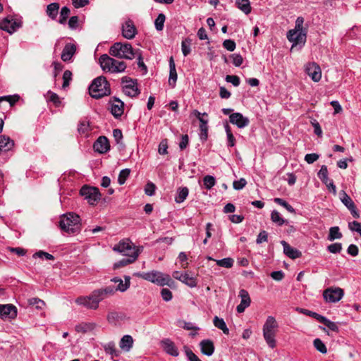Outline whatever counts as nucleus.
Masks as SVG:
<instances>
[{
	"mask_svg": "<svg viewBox=\"0 0 361 361\" xmlns=\"http://www.w3.org/2000/svg\"><path fill=\"white\" fill-rule=\"evenodd\" d=\"M168 142L166 139L162 140L159 145L158 152L160 154H166L168 153Z\"/></svg>",
	"mask_w": 361,
	"mask_h": 361,
	"instance_id": "obj_59",
	"label": "nucleus"
},
{
	"mask_svg": "<svg viewBox=\"0 0 361 361\" xmlns=\"http://www.w3.org/2000/svg\"><path fill=\"white\" fill-rule=\"evenodd\" d=\"M229 121L232 124L236 125L239 128L248 126L250 121L240 113H233L229 116Z\"/></svg>",
	"mask_w": 361,
	"mask_h": 361,
	"instance_id": "obj_16",
	"label": "nucleus"
},
{
	"mask_svg": "<svg viewBox=\"0 0 361 361\" xmlns=\"http://www.w3.org/2000/svg\"><path fill=\"white\" fill-rule=\"evenodd\" d=\"M71 80H72V73L68 70L65 71L63 73V85H62L63 88L65 89L67 87H68L69 83Z\"/></svg>",
	"mask_w": 361,
	"mask_h": 361,
	"instance_id": "obj_53",
	"label": "nucleus"
},
{
	"mask_svg": "<svg viewBox=\"0 0 361 361\" xmlns=\"http://www.w3.org/2000/svg\"><path fill=\"white\" fill-rule=\"evenodd\" d=\"M328 169L327 166L325 165H322L321 166L320 170L317 173L318 178L322 180L324 184H327V182L329 181V178L328 177Z\"/></svg>",
	"mask_w": 361,
	"mask_h": 361,
	"instance_id": "obj_39",
	"label": "nucleus"
},
{
	"mask_svg": "<svg viewBox=\"0 0 361 361\" xmlns=\"http://www.w3.org/2000/svg\"><path fill=\"white\" fill-rule=\"evenodd\" d=\"M70 9L66 6H63L60 11V18L59 20V23L60 24H65L67 20V18L70 15Z\"/></svg>",
	"mask_w": 361,
	"mask_h": 361,
	"instance_id": "obj_46",
	"label": "nucleus"
},
{
	"mask_svg": "<svg viewBox=\"0 0 361 361\" xmlns=\"http://www.w3.org/2000/svg\"><path fill=\"white\" fill-rule=\"evenodd\" d=\"M223 47L229 51H233L236 47L235 42L232 39H226L223 42Z\"/></svg>",
	"mask_w": 361,
	"mask_h": 361,
	"instance_id": "obj_57",
	"label": "nucleus"
},
{
	"mask_svg": "<svg viewBox=\"0 0 361 361\" xmlns=\"http://www.w3.org/2000/svg\"><path fill=\"white\" fill-rule=\"evenodd\" d=\"M232 62L234 66L239 67L243 62V59L240 54H234L231 55Z\"/></svg>",
	"mask_w": 361,
	"mask_h": 361,
	"instance_id": "obj_64",
	"label": "nucleus"
},
{
	"mask_svg": "<svg viewBox=\"0 0 361 361\" xmlns=\"http://www.w3.org/2000/svg\"><path fill=\"white\" fill-rule=\"evenodd\" d=\"M161 346L164 351L174 357H177L179 355L178 348L176 347L173 342L169 339H165L161 341Z\"/></svg>",
	"mask_w": 361,
	"mask_h": 361,
	"instance_id": "obj_21",
	"label": "nucleus"
},
{
	"mask_svg": "<svg viewBox=\"0 0 361 361\" xmlns=\"http://www.w3.org/2000/svg\"><path fill=\"white\" fill-rule=\"evenodd\" d=\"M274 201L275 203L286 208L289 212L293 213V214L295 213V209L283 199H281L279 197H276V198H274Z\"/></svg>",
	"mask_w": 361,
	"mask_h": 361,
	"instance_id": "obj_44",
	"label": "nucleus"
},
{
	"mask_svg": "<svg viewBox=\"0 0 361 361\" xmlns=\"http://www.w3.org/2000/svg\"><path fill=\"white\" fill-rule=\"evenodd\" d=\"M304 18L298 17L295 20V28L290 30L287 33L288 39L293 43L291 49L295 47L300 45L304 46L306 42L307 31L303 29Z\"/></svg>",
	"mask_w": 361,
	"mask_h": 361,
	"instance_id": "obj_1",
	"label": "nucleus"
},
{
	"mask_svg": "<svg viewBox=\"0 0 361 361\" xmlns=\"http://www.w3.org/2000/svg\"><path fill=\"white\" fill-rule=\"evenodd\" d=\"M137 34V29L133 24V22L128 20L125 22L122 25V35L124 38L128 39H133Z\"/></svg>",
	"mask_w": 361,
	"mask_h": 361,
	"instance_id": "obj_15",
	"label": "nucleus"
},
{
	"mask_svg": "<svg viewBox=\"0 0 361 361\" xmlns=\"http://www.w3.org/2000/svg\"><path fill=\"white\" fill-rule=\"evenodd\" d=\"M99 62L103 71L113 73V58L107 54H103L99 57Z\"/></svg>",
	"mask_w": 361,
	"mask_h": 361,
	"instance_id": "obj_20",
	"label": "nucleus"
},
{
	"mask_svg": "<svg viewBox=\"0 0 361 361\" xmlns=\"http://www.w3.org/2000/svg\"><path fill=\"white\" fill-rule=\"evenodd\" d=\"M61 229L68 233H78L81 230L80 218L74 213H68L61 216L59 221Z\"/></svg>",
	"mask_w": 361,
	"mask_h": 361,
	"instance_id": "obj_2",
	"label": "nucleus"
},
{
	"mask_svg": "<svg viewBox=\"0 0 361 361\" xmlns=\"http://www.w3.org/2000/svg\"><path fill=\"white\" fill-rule=\"evenodd\" d=\"M97 327L94 322H82L77 324L75 330L78 333L85 334L93 331Z\"/></svg>",
	"mask_w": 361,
	"mask_h": 361,
	"instance_id": "obj_27",
	"label": "nucleus"
},
{
	"mask_svg": "<svg viewBox=\"0 0 361 361\" xmlns=\"http://www.w3.org/2000/svg\"><path fill=\"white\" fill-rule=\"evenodd\" d=\"M214 325L221 329L224 334H228L229 329H228L224 320L222 318H219L217 316H215L213 320Z\"/></svg>",
	"mask_w": 361,
	"mask_h": 361,
	"instance_id": "obj_34",
	"label": "nucleus"
},
{
	"mask_svg": "<svg viewBox=\"0 0 361 361\" xmlns=\"http://www.w3.org/2000/svg\"><path fill=\"white\" fill-rule=\"evenodd\" d=\"M16 23H12L7 18L4 19L0 22V29L5 30L9 33H13L16 31Z\"/></svg>",
	"mask_w": 361,
	"mask_h": 361,
	"instance_id": "obj_33",
	"label": "nucleus"
},
{
	"mask_svg": "<svg viewBox=\"0 0 361 361\" xmlns=\"http://www.w3.org/2000/svg\"><path fill=\"white\" fill-rule=\"evenodd\" d=\"M137 259V255L131 256V258H125L116 262L114 265V269H118L134 262Z\"/></svg>",
	"mask_w": 361,
	"mask_h": 361,
	"instance_id": "obj_36",
	"label": "nucleus"
},
{
	"mask_svg": "<svg viewBox=\"0 0 361 361\" xmlns=\"http://www.w3.org/2000/svg\"><path fill=\"white\" fill-rule=\"evenodd\" d=\"M201 348V352L207 355L211 356L214 352V345L212 341L210 340H203L200 343Z\"/></svg>",
	"mask_w": 361,
	"mask_h": 361,
	"instance_id": "obj_24",
	"label": "nucleus"
},
{
	"mask_svg": "<svg viewBox=\"0 0 361 361\" xmlns=\"http://www.w3.org/2000/svg\"><path fill=\"white\" fill-rule=\"evenodd\" d=\"M305 73L314 82H319L322 78V70L315 62L307 63L305 66Z\"/></svg>",
	"mask_w": 361,
	"mask_h": 361,
	"instance_id": "obj_12",
	"label": "nucleus"
},
{
	"mask_svg": "<svg viewBox=\"0 0 361 361\" xmlns=\"http://www.w3.org/2000/svg\"><path fill=\"white\" fill-rule=\"evenodd\" d=\"M203 183H204V187L207 189L210 190L215 185L216 180L214 176L207 175L204 177Z\"/></svg>",
	"mask_w": 361,
	"mask_h": 361,
	"instance_id": "obj_48",
	"label": "nucleus"
},
{
	"mask_svg": "<svg viewBox=\"0 0 361 361\" xmlns=\"http://www.w3.org/2000/svg\"><path fill=\"white\" fill-rule=\"evenodd\" d=\"M165 20L166 17L164 14L160 13L158 15L154 21V25L157 30L161 31L164 29Z\"/></svg>",
	"mask_w": 361,
	"mask_h": 361,
	"instance_id": "obj_43",
	"label": "nucleus"
},
{
	"mask_svg": "<svg viewBox=\"0 0 361 361\" xmlns=\"http://www.w3.org/2000/svg\"><path fill=\"white\" fill-rule=\"evenodd\" d=\"M341 200L343 204L351 212L355 209V205L349 195H348L345 191H342L340 193Z\"/></svg>",
	"mask_w": 361,
	"mask_h": 361,
	"instance_id": "obj_30",
	"label": "nucleus"
},
{
	"mask_svg": "<svg viewBox=\"0 0 361 361\" xmlns=\"http://www.w3.org/2000/svg\"><path fill=\"white\" fill-rule=\"evenodd\" d=\"M180 281L190 288H194L197 285V279L190 276L187 273H183Z\"/></svg>",
	"mask_w": 361,
	"mask_h": 361,
	"instance_id": "obj_35",
	"label": "nucleus"
},
{
	"mask_svg": "<svg viewBox=\"0 0 361 361\" xmlns=\"http://www.w3.org/2000/svg\"><path fill=\"white\" fill-rule=\"evenodd\" d=\"M161 295L163 300L166 302H169L172 299V293L168 288H162L161 290Z\"/></svg>",
	"mask_w": 361,
	"mask_h": 361,
	"instance_id": "obj_62",
	"label": "nucleus"
},
{
	"mask_svg": "<svg viewBox=\"0 0 361 361\" xmlns=\"http://www.w3.org/2000/svg\"><path fill=\"white\" fill-rule=\"evenodd\" d=\"M247 184V181L245 178H241L239 180H234L233 183V188L235 190H241L243 189Z\"/></svg>",
	"mask_w": 361,
	"mask_h": 361,
	"instance_id": "obj_58",
	"label": "nucleus"
},
{
	"mask_svg": "<svg viewBox=\"0 0 361 361\" xmlns=\"http://www.w3.org/2000/svg\"><path fill=\"white\" fill-rule=\"evenodd\" d=\"M94 291L102 301L107 297L113 295L116 292V289L115 288V286H108L103 288L94 290Z\"/></svg>",
	"mask_w": 361,
	"mask_h": 361,
	"instance_id": "obj_26",
	"label": "nucleus"
},
{
	"mask_svg": "<svg viewBox=\"0 0 361 361\" xmlns=\"http://www.w3.org/2000/svg\"><path fill=\"white\" fill-rule=\"evenodd\" d=\"M343 290L338 287H331L326 288L323 292V297L326 302H337L343 298Z\"/></svg>",
	"mask_w": 361,
	"mask_h": 361,
	"instance_id": "obj_10",
	"label": "nucleus"
},
{
	"mask_svg": "<svg viewBox=\"0 0 361 361\" xmlns=\"http://www.w3.org/2000/svg\"><path fill=\"white\" fill-rule=\"evenodd\" d=\"M93 147L94 150L100 154L106 153L110 149L109 140L104 136H100Z\"/></svg>",
	"mask_w": 361,
	"mask_h": 361,
	"instance_id": "obj_17",
	"label": "nucleus"
},
{
	"mask_svg": "<svg viewBox=\"0 0 361 361\" xmlns=\"http://www.w3.org/2000/svg\"><path fill=\"white\" fill-rule=\"evenodd\" d=\"M188 195V189L187 188H183L178 192V195L175 197V200L177 203L183 202Z\"/></svg>",
	"mask_w": 361,
	"mask_h": 361,
	"instance_id": "obj_45",
	"label": "nucleus"
},
{
	"mask_svg": "<svg viewBox=\"0 0 361 361\" xmlns=\"http://www.w3.org/2000/svg\"><path fill=\"white\" fill-rule=\"evenodd\" d=\"M135 275L161 286L165 285L171 286V284L173 283V280L169 274L158 271L153 270L147 272H139L135 273Z\"/></svg>",
	"mask_w": 361,
	"mask_h": 361,
	"instance_id": "obj_4",
	"label": "nucleus"
},
{
	"mask_svg": "<svg viewBox=\"0 0 361 361\" xmlns=\"http://www.w3.org/2000/svg\"><path fill=\"white\" fill-rule=\"evenodd\" d=\"M348 227L352 231H356L361 235V223L354 221L349 223Z\"/></svg>",
	"mask_w": 361,
	"mask_h": 361,
	"instance_id": "obj_61",
	"label": "nucleus"
},
{
	"mask_svg": "<svg viewBox=\"0 0 361 361\" xmlns=\"http://www.w3.org/2000/svg\"><path fill=\"white\" fill-rule=\"evenodd\" d=\"M123 92L130 97H135L140 94L136 80L125 76L122 78Z\"/></svg>",
	"mask_w": 361,
	"mask_h": 361,
	"instance_id": "obj_9",
	"label": "nucleus"
},
{
	"mask_svg": "<svg viewBox=\"0 0 361 361\" xmlns=\"http://www.w3.org/2000/svg\"><path fill=\"white\" fill-rule=\"evenodd\" d=\"M299 311H300V312H301L305 315H307V316H310V317H312L316 319L319 322L322 320V317H324L319 314H317V312H312V311H310V310H308L306 309H300Z\"/></svg>",
	"mask_w": 361,
	"mask_h": 361,
	"instance_id": "obj_51",
	"label": "nucleus"
},
{
	"mask_svg": "<svg viewBox=\"0 0 361 361\" xmlns=\"http://www.w3.org/2000/svg\"><path fill=\"white\" fill-rule=\"evenodd\" d=\"M14 147V141L5 135H0V153L11 150Z\"/></svg>",
	"mask_w": 361,
	"mask_h": 361,
	"instance_id": "obj_19",
	"label": "nucleus"
},
{
	"mask_svg": "<svg viewBox=\"0 0 361 361\" xmlns=\"http://www.w3.org/2000/svg\"><path fill=\"white\" fill-rule=\"evenodd\" d=\"M113 73H122L124 72L126 68V64L123 61H120L114 59Z\"/></svg>",
	"mask_w": 361,
	"mask_h": 361,
	"instance_id": "obj_40",
	"label": "nucleus"
},
{
	"mask_svg": "<svg viewBox=\"0 0 361 361\" xmlns=\"http://www.w3.org/2000/svg\"><path fill=\"white\" fill-rule=\"evenodd\" d=\"M278 324L276 319L272 316H269L263 326V336L267 345L274 348L276 346L275 336Z\"/></svg>",
	"mask_w": 361,
	"mask_h": 361,
	"instance_id": "obj_6",
	"label": "nucleus"
},
{
	"mask_svg": "<svg viewBox=\"0 0 361 361\" xmlns=\"http://www.w3.org/2000/svg\"><path fill=\"white\" fill-rule=\"evenodd\" d=\"M47 100L53 102L56 105H58L61 102L59 96L56 93L51 91L47 92Z\"/></svg>",
	"mask_w": 361,
	"mask_h": 361,
	"instance_id": "obj_60",
	"label": "nucleus"
},
{
	"mask_svg": "<svg viewBox=\"0 0 361 361\" xmlns=\"http://www.w3.org/2000/svg\"><path fill=\"white\" fill-rule=\"evenodd\" d=\"M109 104L112 115L116 118L121 117L124 111V103L118 98L114 97Z\"/></svg>",
	"mask_w": 361,
	"mask_h": 361,
	"instance_id": "obj_13",
	"label": "nucleus"
},
{
	"mask_svg": "<svg viewBox=\"0 0 361 361\" xmlns=\"http://www.w3.org/2000/svg\"><path fill=\"white\" fill-rule=\"evenodd\" d=\"M80 193L90 204H94L101 198L99 190L94 187L83 186Z\"/></svg>",
	"mask_w": 361,
	"mask_h": 361,
	"instance_id": "obj_11",
	"label": "nucleus"
},
{
	"mask_svg": "<svg viewBox=\"0 0 361 361\" xmlns=\"http://www.w3.org/2000/svg\"><path fill=\"white\" fill-rule=\"evenodd\" d=\"M78 130L81 134L87 133L90 131V125L87 122L82 121L78 126Z\"/></svg>",
	"mask_w": 361,
	"mask_h": 361,
	"instance_id": "obj_63",
	"label": "nucleus"
},
{
	"mask_svg": "<svg viewBox=\"0 0 361 361\" xmlns=\"http://www.w3.org/2000/svg\"><path fill=\"white\" fill-rule=\"evenodd\" d=\"M192 41L190 38L184 39L181 42V50L184 56H187L191 52Z\"/></svg>",
	"mask_w": 361,
	"mask_h": 361,
	"instance_id": "obj_38",
	"label": "nucleus"
},
{
	"mask_svg": "<svg viewBox=\"0 0 361 361\" xmlns=\"http://www.w3.org/2000/svg\"><path fill=\"white\" fill-rule=\"evenodd\" d=\"M342 236V233L340 232L339 228L338 226L330 228L328 235L329 240L334 241L336 239H341Z\"/></svg>",
	"mask_w": 361,
	"mask_h": 361,
	"instance_id": "obj_37",
	"label": "nucleus"
},
{
	"mask_svg": "<svg viewBox=\"0 0 361 361\" xmlns=\"http://www.w3.org/2000/svg\"><path fill=\"white\" fill-rule=\"evenodd\" d=\"M32 257L34 258H35V257H39V258H42V259L45 258L47 260H53L54 259V257L52 255H51L48 252L42 251V250L35 252Z\"/></svg>",
	"mask_w": 361,
	"mask_h": 361,
	"instance_id": "obj_55",
	"label": "nucleus"
},
{
	"mask_svg": "<svg viewBox=\"0 0 361 361\" xmlns=\"http://www.w3.org/2000/svg\"><path fill=\"white\" fill-rule=\"evenodd\" d=\"M113 250L128 258H131V256L135 255H137L138 257L143 250V247H135L128 239H126L121 240L118 244L115 245L113 247Z\"/></svg>",
	"mask_w": 361,
	"mask_h": 361,
	"instance_id": "obj_7",
	"label": "nucleus"
},
{
	"mask_svg": "<svg viewBox=\"0 0 361 361\" xmlns=\"http://www.w3.org/2000/svg\"><path fill=\"white\" fill-rule=\"evenodd\" d=\"M217 265L225 268H231L233 265V259L231 257L224 258L222 259L215 260Z\"/></svg>",
	"mask_w": 361,
	"mask_h": 361,
	"instance_id": "obj_42",
	"label": "nucleus"
},
{
	"mask_svg": "<svg viewBox=\"0 0 361 361\" xmlns=\"http://www.w3.org/2000/svg\"><path fill=\"white\" fill-rule=\"evenodd\" d=\"M342 250V245L340 243H335L327 247V250L333 254L339 253Z\"/></svg>",
	"mask_w": 361,
	"mask_h": 361,
	"instance_id": "obj_54",
	"label": "nucleus"
},
{
	"mask_svg": "<svg viewBox=\"0 0 361 361\" xmlns=\"http://www.w3.org/2000/svg\"><path fill=\"white\" fill-rule=\"evenodd\" d=\"M130 171L128 169H125L120 171V173H119L118 178V182L120 185H123L125 183L126 179L128 178V177L130 175Z\"/></svg>",
	"mask_w": 361,
	"mask_h": 361,
	"instance_id": "obj_49",
	"label": "nucleus"
},
{
	"mask_svg": "<svg viewBox=\"0 0 361 361\" xmlns=\"http://www.w3.org/2000/svg\"><path fill=\"white\" fill-rule=\"evenodd\" d=\"M314 346L319 352L322 353L324 354L327 352V349L325 344L319 338L314 339Z\"/></svg>",
	"mask_w": 361,
	"mask_h": 361,
	"instance_id": "obj_50",
	"label": "nucleus"
},
{
	"mask_svg": "<svg viewBox=\"0 0 361 361\" xmlns=\"http://www.w3.org/2000/svg\"><path fill=\"white\" fill-rule=\"evenodd\" d=\"M59 8L60 6L59 3H51L47 5L46 13L51 20H55L59 13Z\"/></svg>",
	"mask_w": 361,
	"mask_h": 361,
	"instance_id": "obj_29",
	"label": "nucleus"
},
{
	"mask_svg": "<svg viewBox=\"0 0 361 361\" xmlns=\"http://www.w3.org/2000/svg\"><path fill=\"white\" fill-rule=\"evenodd\" d=\"M320 322L323 323L330 330L336 332L338 331V326L337 324L335 322L330 321L326 317H323Z\"/></svg>",
	"mask_w": 361,
	"mask_h": 361,
	"instance_id": "obj_47",
	"label": "nucleus"
},
{
	"mask_svg": "<svg viewBox=\"0 0 361 361\" xmlns=\"http://www.w3.org/2000/svg\"><path fill=\"white\" fill-rule=\"evenodd\" d=\"M225 80L227 82H231L235 87H238L240 82V78L237 75H228L226 76Z\"/></svg>",
	"mask_w": 361,
	"mask_h": 361,
	"instance_id": "obj_56",
	"label": "nucleus"
},
{
	"mask_svg": "<svg viewBox=\"0 0 361 361\" xmlns=\"http://www.w3.org/2000/svg\"><path fill=\"white\" fill-rule=\"evenodd\" d=\"M101 301V298H99L96 292L94 290L87 296L78 297L75 300V303L87 309L97 310L99 307V304Z\"/></svg>",
	"mask_w": 361,
	"mask_h": 361,
	"instance_id": "obj_8",
	"label": "nucleus"
},
{
	"mask_svg": "<svg viewBox=\"0 0 361 361\" xmlns=\"http://www.w3.org/2000/svg\"><path fill=\"white\" fill-rule=\"evenodd\" d=\"M125 281L123 282L121 278L114 277L111 279L112 282L118 283V286L115 287L116 291L125 292L128 289L130 285V277L129 276H124Z\"/></svg>",
	"mask_w": 361,
	"mask_h": 361,
	"instance_id": "obj_22",
	"label": "nucleus"
},
{
	"mask_svg": "<svg viewBox=\"0 0 361 361\" xmlns=\"http://www.w3.org/2000/svg\"><path fill=\"white\" fill-rule=\"evenodd\" d=\"M2 316L1 318L13 319L17 316L16 307L11 304L2 305Z\"/></svg>",
	"mask_w": 361,
	"mask_h": 361,
	"instance_id": "obj_25",
	"label": "nucleus"
},
{
	"mask_svg": "<svg viewBox=\"0 0 361 361\" xmlns=\"http://www.w3.org/2000/svg\"><path fill=\"white\" fill-rule=\"evenodd\" d=\"M271 221L279 226H282L285 224L286 221L281 217L280 213L276 210H274L271 213Z\"/></svg>",
	"mask_w": 361,
	"mask_h": 361,
	"instance_id": "obj_41",
	"label": "nucleus"
},
{
	"mask_svg": "<svg viewBox=\"0 0 361 361\" xmlns=\"http://www.w3.org/2000/svg\"><path fill=\"white\" fill-rule=\"evenodd\" d=\"M235 5L238 8H239L246 15L250 13L252 11V7L249 0H236Z\"/></svg>",
	"mask_w": 361,
	"mask_h": 361,
	"instance_id": "obj_31",
	"label": "nucleus"
},
{
	"mask_svg": "<svg viewBox=\"0 0 361 361\" xmlns=\"http://www.w3.org/2000/svg\"><path fill=\"white\" fill-rule=\"evenodd\" d=\"M281 243L282 244V245L283 247V252H284V254L286 255H287L288 257H289L290 258L294 259L299 258L301 256V252L299 250L292 247L286 241L282 240L281 242Z\"/></svg>",
	"mask_w": 361,
	"mask_h": 361,
	"instance_id": "obj_23",
	"label": "nucleus"
},
{
	"mask_svg": "<svg viewBox=\"0 0 361 361\" xmlns=\"http://www.w3.org/2000/svg\"><path fill=\"white\" fill-rule=\"evenodd\" d=\"M169 68H170V71H169V84L172 87H174L178 76H177L175 63H174L173 57H171L170 60H169Z\"/></svg>",
	"mask_w": 361,
	"mask_h": 361,
	"instance_id": "obj_28",
	"label": "nucleus"
},
{
	"mask_svg": "<svg viewBox=\"0 0 361 361\" xmlns=\"http://www.w3.org/2000/svg\"><path fill=\"white\" fill-rule=\"evenodd\" d=\"M133 339L132 336L130 335H125L120 341V348L125 351H129L133 346Z\"/></svg>",
	"mask_w": 361,
	"mask_h": 361,
	"instance_id": "obj_32",
	"label": "nucleus"
},
{
	"mask_svg": "<svg viewBox=\"0 0 361 361\" xmlns=\"http://www.w3.org/2000/svg\"><path fill=\"white\" fill-rule=\"evenodd\" d=\"M89 92L91 97L95 99L109 95L111 90L106 78L99 76L95 78L89 87Z\"/></svg>",
	"mask_w": 361,
	"mask_h": 361,
	"instance_id": "obj_5",
	"label": "nucleus"
},
{
	"mask_svg": "<svg viewBox=\"0 0 361 361\" xmlns=\"http://www.w3.org/2000/svg\"><path fill=\"white\" fill-rule=\"evenodd\" d=\"M104 349L107 354L112 356L117 355L115 344L113 342H109L104 345Z\"/></svg>",
	"mask_w": 361,
	"mask_h": 361,
	"instance_id": "obj_52",
	"label": "nucleus"
},
{
	"mask_svg": "<svg viewBox=\"0 0 361 361\" xmlns=\"http://www.w3.org/2000/svg\"><path fill=\"white\" fill-rule=\"evenodd\" d=\"M238 296L240 298V303L237 306L236 311L243 313L250 305L251 300L248 292L245 289L240 290Z\"/></svg>",
	"mask_w": 361,
	"mask_h": 361,
	"instance_id": "obj_14",
	"label": "nucleus"
},
{
	"mask_svg": "<svg viewBox=\"0 0 361 361\" xmlns=\"http://www.w3.org/2000/svg\"><path fill=\"white\" fill-rule=\"evenodd\" d=\"M109 52L114 57L131 60L137 54L138 49L134 50L128 42H115L110 47Z\"/></svg>",
	"mask_w": 361,
	"mask_h": 361,
	"instance_id": "obj_3",
	"label": "nucleus"
},
{
	"mask_svg": "<svg viewBox=\"0 0 361 361\" xmlns=\"http://www.w3.org/2000/svg\"><path fill=\"white\" fill-rule=\"evenodd\" d=\"M77 50V47L74 44L68 43L66 44L62 51L61 59L64 62L70 61L75 54Z\"/></svg>",
	"mask_w": 361,
	"mask_h": 361,
	"instance_id": "obj_18",
	"label": "nucleus"
}]
</instances>
